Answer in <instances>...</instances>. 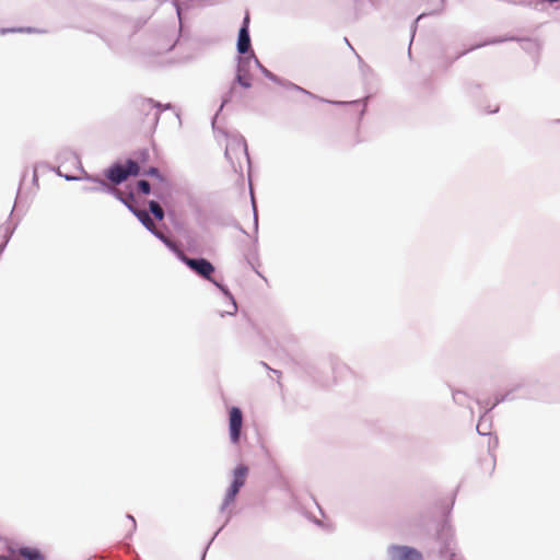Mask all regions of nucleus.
<instances>
[{
  "instance_id": "1",
  "label": "nucleus",
  "mask_w": 560,
  "mask_h": 560,
  "mask_svg": "<svg viewBox=\"0 0 560 560\" xmlns=\"http://www.w3.org/2000/svg\"><path fill=\"white\" fill-rule=\"evenodd\" d=\"M140 173L139 164L133 160H127L126 164H115L110 166L105 176L113 184H120L125 182L129 176H137Z\"/></svg>"
},
{
  "instance_id": "2",
  "label": "nucleus",
  "mask_w": 560,
  "mask_h": 560,
  "mask_svg": "<svg viewBox=\"0 0 560 560\" xmlns=\"http://www.w3.org/2000/svg\"><path fill=\"white\" fill-rule=\"evenodd\" d=\"M9 555L0 557V560H46L45 553L36 548L23 546L20 548H8Z\"/></svg>"
},
{
  "instance_id": "3",
  "label": "nucleus",
  "mask_w": 560,
  "mask_h": 560,
  "mask_svg": "<svg viewBox=\"0 0 560 560\" xmlns=\"http://www.w3.org/2000/svg\"><path fill=\"white\" fill-rule=\"evenodd\" d=\"M247 474H248V468L244 465H240L238 467H236L234 469L233 482L225 494L223 508H226L229 504H231L235 500V497L237 495L238 491L241 490V488L244 486V483L246 481Z\"/></svg>"
},
{
  "instance_id": "4",
  "label": "nucleus",
  "mask_w": 560,
  "mask_h": 560,
  "mask_svg": "<svg viewBox=\"0 0 560 560\" xmlns=\"http://www.w3.org/2000/svg\"><path fill=\"white\" fill-rule=\"evenodd\" d=\"M243 425V413L238 407H232L229 411V431L232 443L237 444Z\"/></svg>"
},
{
  "instance_id": "5",
  "label": "nucleus",
  "mask_w": 560,
  "mask_h": 560,
  "mask_svg": "<svg viewBox=\"0 0 560 560\" xmlns=\"http://www.w3.org/2000/svg\"><path fill=\"white\" fill-rule=\"evenodd\" d=\"M388 555L390 560H422L421 552L408 546H390Z\"/></svg>"
},
{
  "instance_id": "6",
  "label": "nucleus",
  "mask_w": 560,
  "mask_h": 560,
  "mask_svg": "<svg viewBox=\"0 0 560 560\" xmlns=\"http://www.w3.org/2000/svg\"><path fill=\"white\" fill-rule=\"evenodd\" d=\"M183 260L189 268H191L194 271H196L201 277L206 278L207 280L211 279V275L214 271V267L207 259H203V258L194 259V258L183 257Z\"/></svg>"
},
{
  "instance_id": "7",
  "label": "nucleus",
  "mask_w": 560,
  "mask_h": 560,
  "mask_svg": "<svg viewBox=\"0 0 560 560\" xmlns=\"http://www.w3.org/2000/svg\"><path fill=\"white\" fill-rule=\"evenodd\" d=\"M246 155V143L243 139H231L225 148V156L233 162L234 158L240 159Z\"/></svg>"
},
{
  "instance_id": "8",
  "label": "nucleus",
  "mask_w": 560,
  "mask_h": 560,
  "mask_svg": "<svg viewBox=\"0 0 560 560\" xmlns=\"http://www.w3.org/2000/svg\"><path fill=\"white\" fill-rule=\"evenodd\" d=\"M129 209L133 212V214L139 219V221L153 234H155L159 238L167 242L165 236L156 230V226L145 210H139L128 205Z\"/></svg>"
},
{
  "instance_id": "9",
  "label": "nucleus",
  "mask_w": 560,
  "mask_h": 560,
  "mask_svg": "<svg viewBox=\"0 0 560 560\" xmlns=\"http://www.w3.org/2000/svg\"><path fill=\"white\" fill-rule=\"evenodd\" d=\"M248 23H249V15L246 14L244 19L243 26L240 30L238 33V40H237V50L241 54H245L248 51L250 47V38L248 33Z\"/></svg>"
},
{
  "instance_id": "10",
  "label": "nucleus",
  "mask_w": 560,
  "mask_h": 560,
  "mask_svg": "<svg viewBox=\"0 0 560 560\" xmlns=\"http://www.w3.org/2000/svg\"><path fill=\"white\" fill-rule=\"evenodd\" d=\"M160 105L151 98H141L136 103V109L140 115L148 116L154 108Z\"/></svg>"
},
{
  "instance_id": "11",
  "label": "nucleus",
  "mask_w": 560,
  "mask_h": 560,
  "mask_svg": "<svg viewBox=\"0 0 560 560\" xmlns=\"http://www.w3.org/2000/svg\"><path fill=\"white\" fill-rule=\"evenodd\" d=\"M96 184H97V189H101V190H107V191H110L113 192L117 198H119L121 201H124L125 203H127L125 201V199L122 198L121 196V192L119 189L110 186L109 184H107L105 180L103 179H93Z\"/></svg>"
},
{
  "instance_id": "12",
  "label": "nucleus",
  "mask_w": 560,
  "mask_h": 560,
  "mask_svg": "<svg viewBox=\"0 0 560 560\" xmlns=\"http://www.w3.org/2000/svg\"><path fill=\"white\" fill-rule=\"evenodd\" d=\"M236 80L243 88H249L252 85L250 75L244 71L242 67L237 70Z\"/></svg>"
},
{
  "instance_id": "13",
  "label": "nucleus",
  "mask_w": 560,
  "mask_h": 560,
  "mask_svg": "<svg viewBox=\"0 0 560 560\" xmlns=\"http://www.w3.org/2000/svg\"><path fill=\"white\" fill-rule=\"evenodd\" d=\"M149 208H150V211L153 213V215L158 220H162L164 218V211H163L162 207L156 201H153V200L150 201Z\"/></svg>"
},
{
  "instance_id": "14",
  "label": "nucleus",
  "mask_w": 560,
  "mask_h": 560,
  "mask_svg": "<svg viewBox=\"0 0 560 560\" xmlns=\"http://www.w3.org/2000/svg\"><path fill=\"white\" fill-rule=\"evenodd\" d=\"M138 189L144 195H148L151 190L150 184L147 180L138 182Z\"/></svg>"
},
{
  "instance_id": "15",
  "label": "nucleus",
  "mask_w": 560,
  "mask_h": 560,
  "mask_svg": "<svg viewBox=\"0 0 560 560\" xmlns=\"http://www.w3.org/2000/svg\"><path fill=\"white\" fill-rule=\"evenodd\" d=\"M444 557L446 558V560H462V558L458 557L456 553L448 551H445Z\"/></svg>"
},
{
  "instance_id": "16",
  "label": "nucleus",
  "mask_w": 560,
  "mask_h": 560,
  "mask_svg": "<svg viewBox=\"0 0 560 560\" xmlns=\"http://www.w3.org/2000/svg\"><path fill=\"white\" fill-rule=\"evenodd\" d=\"M159 171L156 168H151L148 174L150 175H158Z\"/></svg>"
}]
</instances>
